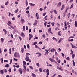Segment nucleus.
Wrapping results in <instances>:
<instances>
[{"label": "nucleus", "mask_w": 77, "mask_h": 77, "mask_svg": "<svg viewBox=\"0 0 77 77\" xmlns=\"http://www.w3.org/2000/svg\"><path fill=\"white\" fill-rule=\"evenodd\" d=\"M18 70L21 74H23V69H22L20 68Z\"/></svg>", "instance_id": "obj_1"}, {"label": "nucleus", "mask_w": 77, "mask_h": 77, "mask_svg": "<svg viewBox=\"0 0 77 77\" xmlns=\"http://www.w3.org/2000/svg\"><path fill=\"white\" fill-rule=\"evenodd\" d=\"M57 69H58L59 70H60V71H63V69H62V67L61 66L59 67V66H57Z\"/></svg>", "instance_id": "obj_2"}, {"label": "nucleus", "mask_w": 77, "mask_h": 77, "mask_svg": "<svg viewBox=\"0 0 77 77\" xmlns=\"http://www.w3.org/2000/svg\"><path fill=\"white\" fill-rule=\"evenodd\" d=\"M29 40L30 41V40H31V38H33V36L32 35L29 34Z\"/></svg>", "instance_id": "obj_3"}, {"label": "nucleus", "mask_w": 77, "mask_h": 77, "mask_svg": "<svg viewBox=\"0 0 77 77\" xmlns=\"http://www.w3.org/2000/svg\"><path fill=\"white\" fill-rule=\"evenodd\" d=\"M62 5V2H60L57 5V7H60L61 6V5Z\"/></svg>", "instance_id": "obj_4"}, {"label": "nucleus", "mask_w": 77, "mask_h": 77, "mask_svg": "<svg viewBox=\"0 0 77 77\" xmlns=\"http://www.w3.org/2000/svg\"><path fill=\"white\" fill-rule=\"evenodd\" d=\"M25 60L27 61H28L29 60V57L28 56H26V57Z\"/></svg>", "instance_id": "obj_5"}, {"label": "nucleus", "mask_w": 77, "mask_h": 77, "mask_svg": "<svg viewBox=\"0 0 77 77\" xmlns=\"http://www.w3.org/2000/svg\"><path fill=\"white\" fill-rule=\"evenodd\" d=\"M37 23H38V20H35V21L34 23L33 24L34 26H36V25H37V24H38Z\"/></svg>", "instance_id": "obj_6"}, {"label": "nucleus", "mask_w": 77, "mask_h": 77, "mask_svg": "<svg viewBox=\"0 0 77 77\" xmlns=\"http://www.w3.org/2000/svg\"><path fill=\"white\" fill-rule=\"evenodd\" d=\"M29 4L31 6H34L35 5V4H33L32 3H29Z\"/></svg>", "instance_id": "obj_7"}, {"label": "nucleus", "mask_w": 77, "mask_h": 77, "mask_svg": "<svg viewBox=\"0 0 77 77\" xmlns=\"http://www.w3.org/2000/svg\"><path fill=\"white\" fill-rule=\"evenodd\" d=\"M7 24L8 25V26H10V27H11V28H12L14 30H15V28H14L12 25H11L9 24H8V23H7Z\"/></svg>", "instance_id": "obj_8"}, {"label": "nucleus", "mask_w": 77, "mask_h": 77, "mask_svg": "<svg viewBox=\"0 0 77 77\" xmlns=\"http://www.w3.org/2000/svg\"><path fill=\"white\" fill-rule=\"evenodd\" d=\"M21 36H22V37H25V35H24V34L22 32L21 33Z\"/></svg>", "instance_id": "obj_9"}, {"label": "nucleus", "mask_w": 77, "mask_h": 77, "mask_svg": "<svg viewBox=\"0 0 77 77\" xmlns=\"http://www.w3.org/2000/svg\"><path fill=\"white\" fill-rule=\"evenodd\" d=\"M35 48H38V49H39V50H41V48H40L39 47H38V45H35Z\"/></svg>", "instance_id": "obj_10"}, {"label": "nucleus", "mask_w": 77, "mask_h": 77, "mask_svg": "<svg viewBox=\"0 0 77 77\" xmlns=\"http://www.w3.org/2000/svg\"><path fill=\"white\" fill-rule=\"evenodd\" d=\"M49 60H50L51 62H54V60H53V59H52L51 58H49Z\"/></svg>", "instance_id": "obj_11"}, {"label": "nucleus", "mask_w": 77, "mask_h": 77, "mask_svg": "<svg viewBox=\"0 0 77 77\" xmlns=\"http://www.w3.org/2000/svg\"><path fill=\"white\" fill-rule=\"evenodd\" d=\"M54 51H56V49H54V48H53L51 50V52H54Z\"/></svg>", "instance_id": "obj_12"}, {"label": "nucleus", "mask_w": 77, "mask_h": 77, "mask_svg": "<svg viewBox=\"0 0 77 77\" xmlns=\"http://www.w3.org/2000/svg\"><path fill=\"white\" fill-rule=\"evenodd\" d=\"M31 76L33 77H36V75L34 73H32L31 75Z\"/></svg>", "instance_id": "obj_13"}, {"label": "nucleus", "mask_w": 77, "mask_h": 77, "mask_svg": "<svg viewBox=\"0 0 77 77\" xmlns=\"http://www.w3.org/2000/svg\"><path fill=\"white\" fill-rule=\"evenodd\" d=\"M25 4L26 6H27L28 5V2H27V0H26Z\"/></svg>", "instance_id": "obj_14"}, {"label": "nucleus", "mask_w": 77, "mask_h": 77, "mask_svg": "<svg viewBox=\"0 0 77 77\" xmlns=\"http://www.w3.org/2000/svg\"><path fill=\"white\" fill-rule=\"evenodd\" d=\"M21 52L22 53H24V48H21Z\"/></svg>", "instance_id": "obj_15"}, {"label": "nucleus", "mask_w": 77, "mask_h": 77, "mask_svg": "<svg viewBox=\"0 0 77 77\" xmlns=\"http://www.w3.org/2000/svg\"><path fill=\"white\" fill-rule=\"evenodd\" d=\"M26 64H27V63H26V62L25 61H23V65L24 66V65H26Z\"/></svg>", "instance_id": "obj_16"}, {"label": "nucleus", "mask_w": 77, "mask_h": 77, "mask_svg": "<svg viewBox=\"0 0 77 77\" xmlns=\"http://www.w3.org/2000/svg\"><path fill=\"white\" fill-rule=\"evenodd\" d=\"M69 9V8H68L65 10V12L64 13V14H66V12H67V11L68 9Z\"/></svg>", "instance_id": "obj_17"}, {"label": "nucleus", "mask_w": 77, "mask_h": 77, "mask_svg": "<svg viewBox=\"0 0 77 77\" xmlns=\"http://www.w3.org/2000/svg\"><path fill=\"white\" fill-rule=\"evenodd\" d=\"M55 24V23L54 22H52L51 23V24L52 26H53L54 27V24Z\"/></svg>", "instance_id": "obj_18"}, {"label": "nucleus", "mask_w": 77, "mask_h": 77, "mask_svg": "<svg viewBox=\"0 0 77 77\" xmlns=\"http://www.w3.org/2000/svg\"><path fill=\"white\" fill-rule=\"evenodd\" d=\"M3 32H5V34H7V31H6V29H3Z\"/></svg>", "instance_id": "obj_19"}, {"label": "nucleus", "mask_w": 77, "mask_h": 77, "mask_svg": "<svg viewBox=\"0 0 77 77\" xmlns=\"http://www.w3.org/2000/svg\"><path fill=\"white\" fill-rule=\"evenodd\" d=\"M53 12L54 13H55V14H57V12L56 11V10H54Z\"/></svg>", "instance_id": "obj_20"}, {"label": "nucleus", "mask_w": 77, "mask_h": 77, "mask_svg": "<svg viewBox=\"0 0 77 77\" xmlns=\"http://www.w3.org/2000/svg\"><path fill=\"white\" fill-rule=\"evenodd\" d=\"M60 32H61V31H59L58 32V35L59 36H61V35L60 33Z\"/></svg>", "instance_id": "obj_21"}, {"label": "nucleus", "mask_w": 77, "mask_h": 77, "mask_svg": "<svg viewBox=\"0 0 77 77\" xmlns=\"http://www.w3.org/2000/svg\"><path fill=\"white\" fill-rule=\"evenodd\" d=\"M5 67H6V68H8V67H9V65L8 64H6L5 66Z\"/></svg>", "instance_id": "obj_22"}, {"label": "nucleus", "mask_w": 77, "mask_h": 77, "mask_svg": "<svg viewBox=\"0 0 77 77\" xmlns=\"http://www.w3.org/2000/svg\"><path fill=\"white\" fill-rule=\"evenodd\" d=\"M21 21H22V24H23V23H24V19H22L21 18Z\"/></svg>", "instance_id": "obj_23"}, {"label": "nucleus", "mask_w": 77, "mask_h": 77, "mask_svg": "<svg viewBox=\"0 0 77 77\" xmlns=\"http://www.w3.org/2000/svg\"><path fill=\"white\" fill-rule=\"evenodd\" d=\"M73 6H74V4H72V5H71V6H70V9H71V8H73Z\"/></svg>", "instance_id": "obj_24"}, {"label": "nucleus", "mask_w": 77, "mask_h": 77, "mask_svg": "<svg viewBox=\"0 0 77 77\" xmlns=\"http://www.w3.org/2000/svg\"><path fill=\"white\" fill-rule=\"evenodd\" d=\"M1 41L3 43L4 42V39L3 38H1Z\"/></svg>", "instance_id": "obj_25"}, {"label": "nucleus", "mask_w": 77, "mask_h": 77, "mask_svg": "<svg viewBox=\"0 0 77 77\" xmlns=\"http://www.w3.org/2000/svg\"><path fill=\"white\" fill-rule=\"evenodd\" d=\"M0 72L1 73V74H4L3 70H1L0 71Z\"/></svg>", "instance_id": "obj_26"}, {"label": "nucleus", "mask_w": 77, "mask_h": 77, "mask_svg": "<svg viewBox=\"0 0 77 77\" xmlns=\"http://www.w3.org/2000/svg\"><path fill=\"white\" fill-rule=\"evenodd\" d=\"M75 27H77V22H76V21H75Z\"/></svg>", "instance_id": "obj_27"}, {"label": "nucleus", "mask_w": 77, "mask_h": 77, "mask_svg": "<svg viewBox=\"0 0 77 77\" xmlns=\"http://www.w3.org/2000/svg\"><path fill=\"white\" fill-rule=\"evenodd\" d=\"M9 54H11V52H12V51L11 50V48H10L9 49Z\"/></svg>", "instance_id": "obj_28"}, {"label": "nucleus", "mask_w": 77, "mask_h": 77, "mask_svg": "<svg viewBox=\"0 0 77 77\" xmlns=\"http://www.w3.org/2000/svg\"><path fill=\"white\" fill-rule=\"evenodd\" d=\"M72 59H74V57H75V54H73L72 56Z\"/></svg>", "instance_id": "obj_29"}, {"label": "nucleus", "mask_w": 77, "mask_h": 77, "mask_svg": "<svg viewBox=\"0 0 77 77\" xmlns=\"http://www.w3.org/2000/svg\"><path fill=\"white\" fill-rule=\"evenodd\" d=\"M47 22H45L44 23V25L45 26V27L47 26Z\"/></svg>", "instance_id": "obj_30"}, {"label": "nucleus", "mask_w": 77, "mask_h": 77, "mask_svg": "<svg viewBox=\"0 0 77 77\" xmlns=\"http://www.w3.org/2000/svg\"><path fill=\"white\" fill-rule=\"evenodd\" d=\"M55 54L56 56H58V54H57V52L56 51L55 52Z\"/></svg>", "instance_id": "obj_31"}, {"label": "nucleus", "mask_w": 77, "mask_h": 77, "mask_svg": "<svg viewBox=\"0 0 77 77\" xmlns=\"http://www.w3.org/2000/svg\"><path fill=\"white\" fill-rule=\"evenodd\" d=\"M46 73H47L49 72V70L48 69H47L45 71Z\"/></svg>", "instance_id": "obj_32"}, {"label": "nucleus", "mask_w": 77, "mask_h": 77, "mask_svg": "<svg viewBox=\"0 0 77 77\" xmlns=\"http://www.w3.org/2000/svg\"><path fill=\"white\" fill-rule=\"evenodd\" d=\"M36 65L38 67H39V63H37Z\"/></svg>", "instance_id": "obj_33"}, {"label": "nucleus", "mask_w": 77, "mask_h": 77, "mask_svg": "<svg viewBox=\"0 0 77 77\" xmlns=\"http://www.w3.org/2000/svg\"><path fill=\"white\" fill-rule=\"evenodd\" d=\"M52 39H53V40H55L56 41H57V39H56V38H54V37H53Z\"/></svg>", "instance_id": "obj_34"}, {"label": "nucleus", "mask_w": 77, "mask_h": 77, "mask_svg": "<svg viewBox=\"0 0 77 77\" xmlns=\"http://www.w3.org/2000/svg\"><path fill=\"white\" fill-rule=\"evenodd\" d=\"M26 56H29V55H30V54L29 53H27L26 54Z\"/></svg>", "instance_id": "obj_35"}, {"label": "nucleus", "mask_w": 77, "mask_h": 77, "mask_svg": "<svg viewBox=\"0 0 77 77\" xmlns=\"http://www.w3.org/2000/svg\"><path fill=\"white\" fill-rule=\"evenodd\" d=\"M25 29H26V27H25V26H23V31H24V30H25Z\"/></svg>", "instance_id": "obj_36"}, {"label": "nucleus", "mask_w": 77, "mask_h": 77, "mask_svg": "<svg viewBox=\"0 0 77 77\" xmlns=\"http://www.w3.org/2000/svg\"><path fill=\"white\" fill-rule=\"evenodd\" d=\"M18 9L16 10L15 11V13H17L18 12Z\"/></svg>", "instance_id": "obj_37"}, {"label": "nucleus", "mask_w": 77, "mask_h": 77, "mask_svg": "<svg viewBox=\"0 0 77 77\" xmlns=\"http://www.w3.org/2000/svg\"><path fill=\"white\" fill-rule=\"evenodd\" d=\"M12 59H11L9 64H11V63H12Z\"/></svg>", "instance_id": "obj_38"}, {"label": "nucleus", "mask_w": 77, "mask_h": 77, "mask_svg": "<svg viewBox=\"0 0 77 77\" xmlns=\"http://www.w3.org/2000/svg\"><path fill=\"white\" fill-rule=\"evenodd\" d=\"M70 44L71 45L72 47V48H74V45L73 44H72V43H70Z\"/></svg>", "instance_id": "obj_39"}, {"label": "nucleus", "mask_w": 77, "mask_h": 77, "mask_svg": "<svg viewBox=\"0 0 77 77\" xmlns=\"http://www.w3.org/2000/svg\"><path fill=\"white\" fill-rule=\"evenodd\" d=\"M48 52H45V54H44L45 56H46V55H48Z\"/></svg>", "instance_id": "obj_40"}, {"label": "nucleus", "mask_w": 77, "mask_h": 77, "mask_svg": "<svg viewBox=\"0 0 77 77\" xmlns=\"http://www.w3.org/2000/svg\"><path fill=\"white\" fill-rule=\"evenodd\" d=\"M23 68L26 71V66L23 65Z\"/></svg>", "instance_id": "obj_41"}, {"label": "nucleus", "mask_w": 77, "mask_h": 77, "mask_svg": "<svg viewBox=\"0 0 77 77\" xmlns=\"http://www.w3.org/2000/svg\"><path fill=\"white\" fill-rule=\"evenodd\" d=\"M64 23H65V25L64 26H65V27H66V26H67V25L66 24V21H65L64 22Z\"/></svg>", "instance_id": "obj_42"}, {"label": "nucleus", "mask_w": 77, "mask_h": 77, "mask_svg": "<svg viewBox=\"0 0 77 77\" xmlns=\"http://www.w3.org/2000/svg\"><path fill=\"white\" fill-rule=\"evenodd\" d=\"M72 62L73 66H75V62H74V60H73Z\"/></svg>", "instance_id": "obj_43"}, {"label": "nucleus", "mask_w": 77, "mask_h": 77, "mask_svg": "<svg viewBox=\"0 0 77 77\" xmlns=\"http://www.w3.org/2000/svg\"><path fill=\"white\" fill-rule=\"evenodd\" d=\"M3 58L2 57L1 58V63H3Z\"/></svg>", "instance_id": "obj_44"}, {"label": "nucleus", "mask_w": 77, "mask_h": 77, "mask_svg": "<svg viewBox=\"0 0 77 77\" xmlns=\"http://www.w3.org/2000/svg\"><path fill=\"white\" fill-rule=\"evenodd\" d=\"M9 3V2L7 1V2H6L5 3V5L6 6H7L8 5V3Z\"/></svg>", "instance_id": "obj_45"}, {"label": "nucleus", "mask_w": 77, "mask_h": 77, "mask_svg": "<svg viewBox=\"0 0 77 77\" xmlns=\"http://www.w3.org/2000/svg\"><path fill=\"white\" fill-rule=\"evenodd\" d=\"M62 8H63V9H64V8H65V5H62Z\"/></svg>", "instance_id": "obj_46"}, {"label": "nucleus", "mask_w": 77, "mask_h": 77, "mask_svg": "<svg viewBox=\"0 0 77 77\" xmlns=\"http://www.w3.org/2000/svg\"><path fill=\"white\" fill-rule=\"evenodd\" d=\"M39 71L40 72H42V68H40L39 69Z\"/></svg>", "instance_id": "obj_47"}, {"label": "nucleus", "mask_w": 77, "mask_h": 77, "mask_svg": "<svg viewBox=\"0 0 77 77\" xmlns=\"http://www.w3.org/2000/svg\"><path fill=\"white\" fill-rule=\"evenodd\" d=\"M71 52H72L70 53V54H73V51H72V50H71Z\"/></svg>", "instance_id": "obj_48"}, {"label": "nucleus", "mask_w": 77, "mask_h": 77, "mask_svg": "<svg viewBox=\"0 0 77 77\" xmlns=\"http://www.w3.org/2000/svg\"><path fill=\"white\" fill-rule=\"evenodd\" d=\"M36 44H37V42H34V43L33 44L34 45H36Z\"/></svg>", "instance_id": "obj_49"}, {"label": "nucleus", "mask_w": 77, "mask_h": 77, "mask_svg": "<svg viewBox=\"0 0 77 77\" xmlns=\"http://www.w3.org/2000/svg\"><path fill=\"white\" fill-rule=\"evenodd\" d=\"M18 38L19 39H20V41H21L22 40V38H21V37L19 36Z\"/></svg>", "instance_id": "obj_50"}, {"label": "nucleus", "mask_w": 77, "mask_h": 77, "mask_svg": "<svg viewBox=\"0 0 77 77\" xmlns=\"http://www.w3.org/2000/svg\"><path fill=\"white\" fill-rule=\"evenodd\" d=\"M48 33H51V34H53V32H51V31H48Z\"/></svg>", "instance_id": "obj_51"}, {"label": "nucleus", "mask_w": 77, "mask_h": 77, "mask_svg": "<svg viewBox=\"0 0 77 77\" xmlns=\"http://www.w3.org/2000/svg\"><path fill=\"white\" fill-rule=\"evenodd\" d=\"M29 8H30V6H29L26 9V10H29Z\"/></svg>", "instance_id": "obj_52"}, {"label": "nucleus", "mask_w": 77, "mask_h": 77, "mask_svg": "<svg viewBox=\"0 0 77 77\" xmlns=\"http://www.w3.org/2000/svg\"><path fill=\"white\" fill-rule=\"evenodd\" d=\"M29 67L32 70H33V67H32V66H29Z\"/></svg>", "instance_id": "obj_53"}, {"label": "nucleus", "mask_w": 77, "mask_h": 77, "mask_svg": "<svg viewBox=\"0 0 77 77\" xmlns=\"http://www.w3.org/2000/svg\"><path fill=\"white\" fill-rule=\"evenodd\" d=\"M51 28H50L48 29V32H49L50 31H51Z\"/></svg>", "instance_id": "obj_54"}, {"label": "nucleus", "mask_w": 77, "mask_h": 77, "mask_svg": "<svg viewBox=\"0 0 77 77\" xmlns=\"http://www.w3.org/2000/svg\"><path fill=\"white\" fill-rule=\"evenodd\" d=\"M39 54V56H41L42 54H41L39 52H38V53H36V54Z\"/></svg>", "instance_id": "obj_55"}, {"label": "nucleus", "mask_w": 77, "mask_h": 77, "mask_svg": "<svg viewBox=\"0 0 77 77\" xmlns=\"http://www.w3.org/2000/svg\"><path fill=\"white\" fill-rule=\"evenodd\" d=\"M42 37L43 38H45V34H43L42 35Z\"/></svg>", "instance_id": "obj_56"}, {"label": "nucleus", "mask_w": 77, "mask_h": 77, "mask_svg": "<svg viewBox=\"0 0 77 77\" xmlns=\"http://www.w3.org/2000/svg\"><path fill=\"white\" fill-rule=\"evenodd\" d=\"M49 74H50V73L49 72L47 73L46 74L47 76H48V75H49Z\"/></svg>", "instance_id": "obj_57"}, {"label": "nucleus", "mask_w": 77, "mask_h": 77, "mask_svg": "<svg viewBox=\"0 0 77 77\" xmlns=\"http://www.w3.org/2000/svg\"><path fill=\"white\" fill-rule=\"evenodd\" d=\"M46 14V13H44L43 14V16H45V15Z\"/></svg>", "instance_id": "obj_58"}, {"label": "nucleus", "mask_w": 77, "mask_h": 77, "mask_svg": "<svg viewBox=\"0 0 77 77\" xmlns=\"http://www.w3.org/2000/svg\"><path fill=\"white\" fill-rule=\"evenodd\" d=\"M36 17H37L36 19H37V20H38V19H39V15H38V16H37Z\"/></svg>", "instance_id": "obj_59"}, {"label": "nucleus", "mask_w": 77, "mask_h": 77, "mask_svg": "<svg viewBox=\"0 0 77 77\" xmlns=\"http://www.w3.org/2000/svg\"><path fill=\"white\" fill-rule=\"evenodd\" d=\"M40 11H43V9L42 8H41L39 9Z\"/></svg>", "instance_id": "obj_60"}, {"label": "nucleus", "mask_w": 77, "mask_h": 77, "mask_svg": "<svg viewBox=\"0 0 77 77\" xmlns=\"http://www.w3.org/2000/svg\"><path fill=\"white\" fill-rule=\"evenodd\" d=\"M66 59L67 60H69L70 59L69 58V57H67Z\"/></svg>", "instance_id": "obj_61"}, {"label": "nucleus", "mask_w": 77, "mask_h": 77, "mask_svg": "<svg viewBox=\"0 0 77 77\" xmlns=\"http://www.w3.org/2000/svg\"><path fill=\"white\" fill-rule=\"evenodd\" d=\"M9 24H12V23H11V21H9L8 22Z\"/></svg>", "instance_id": "obj_62"}, {"label": "nucleus", "mask_w": 77, "mask_h": 77, "mask_svg": "<svg viewBox=\"0 0 77 77\" xmlns=\"http://www.w3.org/2000/svg\"><path fill=\"white\" fill-rule=\"evenodd\" d=\"M26 14H29V10L26 11Z\"/></svg>", "instance_id": "obj_63"}, {"label": "nucleus", "mask_w": 77, "mask_h": 77, "mask_svg": "<svg viewBox=\"0 0 77 77\" xmlns=\"http://www.w3.org/2000/svg\"><path fill=\"white\" fill-rule=\"evenodd\" d=\"M42 44V42H40L39 43V44Z\"/></svg>", "instance_id": "obj_64"}]
</instances>
